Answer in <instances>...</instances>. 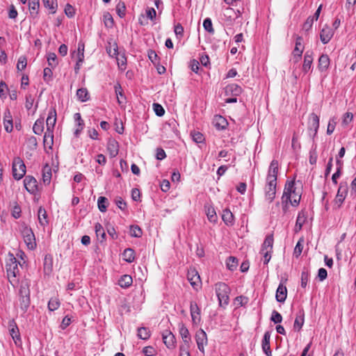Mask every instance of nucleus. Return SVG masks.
<instances>
[{
	"label": "nucleus",
	"mask_w": 356,
	"mask_h": 356,
	"mask_svg": "<svg viewBox=\"0 0 356 356\" xmlns=\"http://www.w3.org/2000/svg\"><path fill=\"white\" fill-rule=\"evenodd\" d=\"M301 195V187H297L294 180L287 181L282 196V204L284 212L285 213L287 211L289 203L293 207H297L300 203Z\"/></svg>",
	"instance_id": "obj_1"
},
{
	"label": "nucleus",
	"mask_w": 356,
	"mask_h": 356,
	"mask_svg": "<svg viewBox=\"0 0 356 356\" xmlns=\"http://www.w3.org/2000/svg\"><path fill=\"white\" fill-rule=\"evenodd\" d=\"M278 170V161L273 160L268 168L264 188L265 198L269 202H272L275 197Z\"/></svg>",
	"instance_id": "obj_2"
},
{
	"label": "nucleus",
	"mask_w": 356,
	"mask_h": 356,
	"mask_svg": "<svg viewBox=\"0 0 356 356\" xmlns=\"http://www.w3.org/2000/svg\"><path fill=\"white\" fill-rule=\"evenodd\" d=\"M19 264L14 255L10 253L6 261V269L8 279L13 286L18 282L17 277L19 275Z\"/></svg>",
	"instance_id": "obj_3"
},
{
	"label": "nucleus",
	"mask_w": 356,
	"mask_h": 356,
	"mask_svg": "<svg viewBox=\"0 0 356 356\" xmlns=\"http://www.w3.org/2000/svg\"><path fill=\"white\" fill-rule=\"evenodd\" d=\"M215 291L218 297L219 305L225 307L229 304L230 288L224 282H218L215 284Z\"/></svg>",
	"instance_id": "obj_4"
},
{
	"label": "nucleus",
	"mask_w": 356,
	"mask_h": 356,
	"mask_svg": "<svg viewBox=\"0 0 356 356\" xmlns=\"http://www.w3.org/2000/svg\"><path fill=\"white\" fill-rule=\"evenodd\" d=\"M21 234L28 249L33 250L36 248L35 237L31 228L25 225H22L20 228Z\"/></svg>",
	"instance_id": "obj_5"
},
{
	"label": "nucleus",
	"mask_w": 356,
	"mask_h": 356,
	"mask_svg": "<svg viewBox=\"0 0 356 356\" xmlns=\"http://www.w3.org/2000/svg\"><path fill=\"white\" fill-rule=\"evenodd\" d=\"M26 174V165L20 157H15L13 161V176L19 180Z\"/></svg>",
	"instance_id": "obj_6"
},
{
	"label": "nucleus",
	"mask_w": 356,
	"mask_h": 356,
	"mask_svg": "<svg viewBox=\"0 0 356 356\" xmlns=\"http://www.w3.org/2000/svg\"><path fill=\"white\" fill-rule=\"evenodd\" d=\"M319 128V117L312 113L309 115L308 122L309 134L313 138L316 136Z\"/></svg>",
	"instance_id": "obj_7"
},
{
	"label": "nucleus",
	"mask_w": 356,
	"mask_h": 356,
	"mask_svg": "<svg viewBox=\"0 0 356 356\" xmlns=\"http://www.w3.org/2000/svg\"><path fill=\"white\" fill-rule=\"evenodd\" d=\"M195 341L200 351L204 353V346L207 344V337L203 330L200 329L196 332Z\"/></svg>",
	"instance_id": "obj_8"
},
{
	"label": "nucleus",
	"mask_w": 356,
	"mask_h": 356,
	"mask_svg": "<svg viewBox=\"0 0 356 356\" xmlns=\"http://www.w3.org/2000/svg\"><path fill=\"white\" fill-rule=\"evenodd\" d=\"M187 277L193 289L197 290L201 284L200 277L197 271L195 268L190 269L188 272Z\"/></svg>",
	"instance_id": "obj_9"
},
{
	"label": "nucleus",
	"mask_w": 356,
	"mask_h": 356,
	"mask_svg": "<svg viewBox=\"0 0 356 356\" xmlns=\"http://www.w3.org/2000/svg\"><path fill=\"white\" fill-rule=\"evenodd\" d=\"M24 185L26 190L31 194H35L38 191L36 179L32 176H26L24 179Z\"/></svg>",
	"instance_id": "obj_10"
},
{
	"label": "nucleus",
	"mask_w": 356,
	"mask_h": 356,
	"mask_svg": "<svg viewBox=\"0 0 356 356\" xmlns=\"http://www.w3.org/2000/svg\"><path fill=\"white\" fill-rule=\"evenodd\" d=\"M348 192V186L347 184H343L342 183L340 184L336 197H335V203L338 204V207L339 208L343 204L346 196Z\"/></svg>",
	"instance_id": "obj_11"
},
{
	"label": "nucleus",
	"mask_w": 356,
	"mask_h": 356,
	"mask_svg": "<svg viewBox=\"0 0 356 356\" xmlns=\"http://www.w3.org/2000/svg\"><path fill=\"white\" fill-rule=\"evenodd\" d=\"M270 332L266 331L264 333L263 339L261 341L262 350L266 356H272V351L270 346Z\"/></svg>",
	"instance_id": "obj_12"
},
{
	"label": "nucleus",
	"mask_w": 356,
	"mask_h": 356,
	"mask_svg": "<svg viewBox=\"0 0 356 356\" xmlns=\"http://www.w3.org/2000/svg\"><path fill=\"white\" fill-rule=\"evenodd\" d=\"M163 343L168 348H173L175 346V337L173 334L166 330L162 333Z\"/></svg>",
	"instance_id": "obj_13"
},
{
	"label": "nucleus",
	"mask_w": 356,
	"mask_h": 356,
	"mask_svg": "<svg viewBox=\"0 0 356 356\" xmlns=\"http://www.w3.org/2000/svg\"><path fill=\"white\" fill-rule=\"evenodd\" d=\"M56 122V110L55 107H51L49 111L48 117L46 120L47 129L53 130Z\"/></svg>",
	"instance_id": "obj_14"
},
{
	"label": "nucleus",
	"mask_w": 356,
	"mask_h": 356,
	"mask_svg": "<svg viewBox=\"0 0 356 356\" xmlns=\"http://www.w3.org/2000/svg\"><path fill=\"white\" fill-rule=\"evenodd\" d=\"M107 151L111 158L115 157L119 152V144L115 139L111 138L107 143Z\"/></svg>",
	"instance_id": "obj_15"
},
{
	"label": "nucleus",
	"mask_w": 356,
	"mask_h": 356,
	"mask_svg": "<svg viewBox=\"0 0 356 356\" xmlns=\"http://www.w3.org/2000/svg\"><path fill=\"white\" fill-rule=\"evenodd\" d=\"M334 35L332 29L326 26L321 31L320 39L323 44H327L330 42Z\"/></svg>",
	"instance_id": "obj_16"
},
{
	"label": "nucleus",
	"mask_w": 356,
	"mask_h": 356,
	"mask_svg": "<svg viewBox=\"0 0 356 356\" xmlns=\"http://www.w3.org/2000/svg\"><path fill=\"white\" fill-rule=\"evenodd\" d=\"M287 296V289L285 286H284L282 284H280L277 291H276V295L275 298L276 300L279 302H284Z\"/></svg>",
	"instance_id": "obj_17"
},
{
	"label": "nucleus",
	"mask_w": 356,
	"mask_h": 356,
	"mask_svg": "<svg viewBox=\"0 0 356 356\" xmlns=\"http://www.w3.org/2000/svg\"><path fill=\"white\" fill-rule=\"evenodd\" d=\"M242 92V88L241 86L236 83L229 84L225 88V94L227 95L238 96Z\"/></svg>",
	"instance_id": "obj_18"
},
{
	"label": "nucleus",
	"mask_w": 356,
	"mask_h": 356,
	"mask_svg": "<svg viewBox=\"0 0 356 356\" xmlns=\"http://www.w3.org/2000/svg\"><path fill=\"white\" fill-rule=\"evenodd\" d=\"M306 220H307V215H306L305 212H304L302 211L299 212L297 219H296V225L294 227V231L296 233L300 232L302 229V227L303 225L305 224V222H306Z\"/></svg>",
	"instance_id": "obj_19"
},
{
	"label": "nucleus",
	"mask_w": 356,
	"mask_h": 356,
	"mask_svg": "<svg viewBox=\"0 0 356 356\" xmlns=\"http://www.w3.org/2000/svg\"><path fill=\"white\" fill-rule=\"evenodd\" d=\"M179 334L183 340L182 344H190L191 341L190 333L188 330L183 323L179 324Z\"/></svg>",
	"instance_id": "obj_20"
},
{
	"label": "nucleus",
	"mask_w": 356,
	"mask_h": 356,
	"mask_svg": "<svg viewBox=\"0 0 356 356\" xmlns=\"http://www.w3.org/2000/svg\"><path fill=\"white\" fill-rule=\"evenodd\" d=\"M330 65V58L327 54H322L318 58V68L321 72L327 70Z\"/></svg>",
	"instance_id": "obj_21"
},
{
	"label": "nucleus",
	"mask_w": 356,
	"mask_h": 356,
	"mask_svg": "<svg viewBox=\"0 0 356 356\" xmlns=\"http://www.w3.org/2000/svg\"><path fill=\"white\" fill-rule=\"evenodd\" d=\"M313 62L312 53L310 51H307L304 56V63L302 65V71L305 73H307L312 67Z\"/></svg>",
	"instance_id": "obj_22"
},
{
	"label": "nucleus",
	"mask_w": 356,
	"mask_h": 356,
	"mask_svg": "<svg viewBox=\"0 0 356 356\" xmlns=\"http://www.w3.org/2000/svg\"><path fill=\"white\" fill-rule=\"evenodd\" d=\"M30 283L27 280L21 282L19 296L30 297Z\"/></svg>",
	"instance_id": "obj_23"
},
{
	"label": "nucleus",
	"mask_w": 356,
	"mask_h": 356,
	"mask_svg": "<svg viewBox=\"0 0 356 356\" xmlns=\"http://www.w3.org/2000/svg\"><path fill=\"white\" fill-rule=\"evenodd\" d=\"M190 311L193 321L195 323L197 321H200V309L196 302H191Z\"/></svg>",
	"instance_id": "obj_24"
},
{
	"label": "nucleus",
	"mask_w": 356,
	"mask_h": 356,
	"mask_svg": "<svg viewBox=\"0 0 356 356\" xmlns=\"http://www.w3.org/2000/svg\"><path fill=\"white\" fill-rule=\"evenodd\" d=\"M273 241L274 239L272 234L267 236L262 244L260 252H273Z\"/></svg>",
	"instance_id": "obj_25"
},
{
	"label": "nucleus",
	"mask_w": 356,
	"mask_h": 356,
	"mask_svg": "<svg viewBox=\"0 0 356 356\" xmlns=\"http://www.w3.org/2000/svg\"><path fill=\"white\" fill-rule=\"evenodd\" d=\"M304 312L300 311L298 314H297L294 324H293V328L294 330L297 331H300L304 324Z\"/></svg>",
	"instance_id": "obj_26"
},
{
	"label": "nucleus",
	"mask_w": 356,
	"mask_h": 356,
	"mask_svg": "<svg viewBox=\"0 0 356 356\" xmlns=\"http://www.w3.org/2000/svg\"><path fill=\"white\" fill-rule=\"evenodd\" d=\"M38 218L40 225L44 227L48 224L47 213L42 207H40L38 209Z\"/></svg>",
	"instance_id": "obj_27"
},
{
	"label": "nucleus",
	"mask_w": 356,
	"mask_h": 356,
	"mask_svg": "<svg viewBox=\"0 0 356 356\" xmlns=\"http://www.w3.org/2000/svg\"><path fill=\"white\" fill-rule=\"evenodd\" d=\"M214 126L219 130L225 129L227 125V120L221 115H216L214 118Z\"/></svg>",
	"instance_id": "obj_28"
},
{
	"label": "nucleus",
	"mask_w": 356,
	"mask_h": 356,
	"mask_svg": "<svg viewBox=\"0 0 356 356\" xmlns=\"http://www.w3.org/2000/svg\"><path fill=\"white\" fill-rule=\"evenodd\" d=\"M51 179V168L46 164L42 169V179L44 184H49Z\"/></svg>",
	"instance_id": "obj_29"
},
{
	"label": "nucleus",
	"mask_w": 356,
	"mask_h": 356,
	"mask_svg": "<svg viewBox=\"0 0 356 356\" xmlns=\"http://www.w3.org/2000/svg\"><path fill=\"white\" fill-rule=\"evenodd\" d=\"M115 92L116 94L118 102L119 105H122L125 103V97L123 95L122 92V88L120 83H117L114 86Z\"/></svg>",
	"instance_id": "obj_30"
},
{
	"label": "nucleus",
	"mask_w": 356,
	"mask_h": 356,
	"mask_svg": "<svg viewBox=\"0 0 356 356\" xmlns=\"http://www.w3.org/2000/svg\"><path fill=\"white\" fill-rule=\"evenodd\" d=\"M222 219L227 225H232L234 223V215L229 209L223 210Z\"/></svg>",
	"instance_id": "obj_31"
},
{
	"label": "nucleus",
	"mask_w": 356,
	"mask_h": 356,
	"mask_svg": "<svg viewBox=\"0 0 356 356\" xmlns=\"http://www.w3.org/2000/svg\"><path fill=\"white\" fill-rule=\"evenodd\" d=\"M33 132L37 135H41L44 131V119H38L33 127Z\"/></svg>",
	"instance_id": "obj_32"
},
{
	"label": "nucleus",
	"mask_w": 356,
	"mask_h": 356,
	"mask_svg": "<svg viewBox=\"0 0 356 356\" xmlns=\"http://www.w3.org/2000/svg\"><path fill=\"white\" fill-rule=\"evenodd\" d=\"M123 259L128 263H131L135 259V252L131 248H127L122 253Z\"/></svg>",
	"instance_id": "obj_33"
},
{
	"label": "nucleus",
	"mask_w": 356,
	"mask_h": 356,
	"mask_svg": "<svg viewBox=\"0 0 356 356\" xmlns=\"http://www.w3.org/2000/svg\"><path fill=\"white\" fill-rule=\"evenodd\" d=\"M132 282V277L129 275H122L118 281V284L122 288L129 287L131 285Z\"/></svg>",
	"instance_id": "obj_34"
},
{
	"label": "nucleus",
	"mask_w": 356,
	"mask_h": 356,
	"mask_svg": "<svg viewBox=\"0 0 356 356\" xmlns=\"http://www.w3.org/2000/svg\"><path fill=\"white\" fill-rule=\"evenodd\" d=\"M54 131L53 130H48L47 129L46 132L44 133L43 143L44 145H49V147H51V145L54 143Z\"/></svg>",
	"instance_id": "obj_35"
},
{
	"label": "nucleus",
	"mask_w": 356,
	"mask_h": 356,
	"mask_svg": "<svg viewBox=\"0 0 356 356\" xmlns=\"http://www.w3.org/2000/svg\"><path fill=\"white\" fill-rule=\"evenodd\" d=\"M76 96L78 99L82 102H85L89 99V94L88 90L84 88H81L77 90Z\"/></svg>",
	"instance_id": "obj_36"
},
{
	"label": "nucleus",
	"mask_w": 356,
	"mask_h": 356,
	"mask_svg": "<svg viewBox=\"0 0 356 356\" xmlns=\"http://www.w3.org/2000/svg\"><path fill=\"white\" fill-rule=\"evenodd\" d=\"M206 214L211 222H216L217 221L218 217L215 209L212 207H206Z\"/></svg>",
	"instance_id": "obj_37"
},
{
	"label": "nucleus",
	"mask_w": 356,
	"mask_h": 356,
	"mask_svg": "<svg viewBox=\"0 0 356 356\" xmlns=\"http://www.w3.org/2000/svg\"><path fill=\"white\" fill-rule=\"evenodd\" d=\"M19 306L21 309L26 312L30 306L31 300L30 297L19 296Z\"/></svg>",
	"instance_id": "obj_38"
},
{
	"label": "nucleus",
	"mask_w": 356,
	"mask_h": 356,
	"mask_svg": "<svg viewBox=\"0 0 356 356\" xmlns=\"http://www.w3.org/2000/svg\"><path fill=\"white\" fill-rule=\"evenodd\" d=\"M226 265L229 270L234 271L238 266V259L234 257H229L226 261Z\"/></svg>",
	"instance_id": "obj_39"
},
{
	"label": "nucleus",
	"mask_w": 356,
	"mask_h": 356,
	"mask_svg": "<svg viewBox=\"0 0 356 356\" xmlns=\"http://www.w3.org/2000/svg\"><path fill=\"white\" fill-rule=\"evenodd\" d=\"M138 337L143 339V340H147L150 337V332L148 330V328L145 327H141L138 329Z\"/></svg>",
	"instance_id": "obj_40"
},
{
	"label": "nucleus",
	"mask_w": 356,
	"mask_h": 356,
	"mask_svg": "<svg viewBox=\"0 0 356 356\" xmlns=\"http://www.w3.org/2000/svg\"><path fill=\"white\" fill-rule=\"evenodd\" d=\"M98 209L101 212H105L108 207V199L105 197L100 196L97 200Z\"/></svg>",
	"instance_id": "obj_41"
},
{
	"label": "nucleus",
	"mask_w": 356,
	"mask_h": 356,
	"mask_svg": "<svg viewBox=\"0 0 356 356\" xmlns=\"http://www.w3.org/2000/svg\"><path fill=\"white\" fill-rule=\"evenodd\" d=\"M309 271L307 268H304L301 273V286L305 288L309 279Z\"/></svg>",
	"instance_id": "obj_42"
},
{
	"label": "nucleus",
	"mask_w": 356,
	"mask_h": 356,
	"mask_svg": "<svg viewBox=\"0 0 356 356\" xmlns=\"http://www.w3.org/2000/svg\"><path fill=\"white\" fill-rule=\"evenodd\" d=\"M129 234L133 237L139 238L142 236L143 232L138 225H131L129 228Z\"/></svg>",
	"instance_id": "obj_43"
},
{
	"label": "nucleus",
	"mask_w": 356,
	"mask_h": 356,
	"mask_svg": "<svg viewBox=\"0 0 356 356\" xmlns=\"http://www.w3.org/2000/svg\"><path fill=\"white\" fill-rule=\"evenodd\" d=\"M304 239L301 238L298 241L293 251V255L298 258L302 253L303 249Z\"/></svg>",
	"instance_id": "obj_44"
},
{
	"label": "nucleus",
	"mask_w": 356,
	"mask_h": 356,
	"mask_svg": "<svg viewBox=\"0 0 356 356\" xmlns=\"http://www.w3.org/2000/svg\"><path fill=\"white\" fill-rule=\"evenodd\" d=\"M203 27L205 29V31H207L209 33H211V34L214 33V29L213 27L212 22L210 18L207 17L204 20Z\"/></svg>",
	"instance_id": "obj_45"
},
{
	"label": "nucleus",
	"mask_w": 356,
	"mask_h": 356,
	"mask_svg": "<svg viewBox=\"0 0 356 356\" xmlns=\"http://www.w3.org/2000/svg\"><path fill=\"white\" fill-rule=\"evenodd\" d=\"M353 120V114L350 112H346L342 119L341 124L346 127Z\"/></svg>",
	"instance_id": "obj_46"
},
{
	"label": "nucleus",
	"mask_w": 356,
	"mask_h": 356,
	"mask_svg": "<svg viewBox=\"0 0 356 356\" xmlns=\"http://www.w3.org/2000/svg\"><path fill=\"white\" fill-rule=\"evenodd\" d=\"M302 38L301 37H298L296 40V47L293 51V53L295 54H302L304 47L302 44Z\"/></svg>",
	"instance_id": "obj_47"
},
{
	"label": "nucleus",
	"mask_w": 356,
	"mask_h": 356,
	"mask_svg": "<svg viewBox=\"0 0 356 356\" xmlns=\"http://www.w3.org/2000/svg\"><path fill=\"white\" fill-rule=\"evenodd\" d=\"M84 44L82 42H79L77 48V60H79V62H83L84 60Z\"/></svg>",
	"instance_id": "obj_48"
},
{
	"label": "nucleus",
	"mask_w": 356,
	"mask_h": 356,
	"mask_svg": "<svg viewBox=\"0 0 356 356\" xmlns=\"http://www.w3.org/2000/svg\"><path fill=\"white\" fill-rule=\"evenodd\" d=\"M60 307V302L59 300L54 298H51L48 302V309L53 312L56 310Z\"/></svg>",
	"instance_id": "obj_49"
},
{
	"label": "nucleus",
	"mask_w": 356,
	"mask_h": 356,
	"mask_svg": "<svg viewBox=\"0 0 356 356\" xmlns=\"http://www.w3.org/2000/svg\"><path fill=\"white\" fill-rule=\"evenodd\" d=\"M9 332H10V334L12 337V338L14 340L15 343H17V341H21V338H20V334H19V331L18 327H15V328L10 329L9 330Z\"/></svg>",
	"instance_id": "obj_50"
},
{
	"label": "nucleus",
	"mask_w": 356,
	"mask_h": 356,
	"mask_svg": "<svg viewBox=\"0 0 356 356\" xmlns=\"http://www.w3.org/2000/svg\"><path fill=\"white\" fill-rule=\"evenodd\" d=\"M27 65L26 58L24 56H22L19 58L17 63V69L18 71H22L24 70Z\"/></svg>",
	"instance_id": "obj_51"
},
{
	"label": "nucleus",
	"mask_w": 356,
	"mask_h": 356,
	"mask_svg": "<svg viewBox=\"0 0 356 356\" xmlns=\"http://www.w3.org/2000/svg\"><path fill=\"white\" fill-rule=\"evenodd\" d=\"M44 6L51 10V13L54 14L56 11L57 3H54V0H43Z\"/></svg>",
	"instance_id": "obj_52"
},
{
	"label": "nucleus",
	"mask_w": 356,
	"mask_h": 356,
	"mask_svg": "<svg viewBox=\"0 0 356 356\" xmlns=\"http://www.w3.org/2000/svg\"><path fill=\"white\" fill-rule=\"evenodd\" d=\"M48 64L51 67H55L57 64V57L54 53H49L47 56Z\"/></svg>",
	"instance_id": "obj_53"
},
{
	"label": "nucleus",
	"mask_w": 356,
	"mask_h": 356,
	"mask_svg": "<svg viewBox=\"0 0 356 356\" xmlns=\"http://www.w3.org/2000/svg\"><path fill=\"white\" fill-rule=\"evenodd\" d=\"M95 229L97 236H101L102 239L104 240L106 238V234L103 227L99 223H97L95 225Z\"/></svg>",
	"instance_id": "obj_54"
},
{
	"label": "nucleus",
	"mask_w": 356,
	"mask_h": 356,
	"mask_svg": "<svg viewBox=\"0 0 356 356\" xmlns=\"http://www.w3.org/2000/svg\"><path fill=\"white\" fill-rule=\"evenodd\" d=\"M52 70L49 67H45L43 71V79L47 83H49L52 79Z\"/></svg>",
	"instance_id": "obj_55"
},
{
	"label": "nucleus",
	"mask_w": 356,
	"mask_h": 356,
	"mask_svg": "<svg viewBox=\"0 0 356 356\" xmlns=\"http://www.w3.org/2000/svg\"><path fill=\"white\" fill-rule=\"evenodd\" d=\"M270 320L275 324L280 323L282 321V316L278 312L273 310Z\"/></svg>",
	"instance_id": "obj_56"
},
{
	"label": "nucleus",
	"mask_w": 356,
	"mask_h": 356,
	"mask_svg": "<svg viewBox=\"0 0 356 356\" xmlns=\"http://www.w3.org/2000/svg\"><path fill=\"white\" fill-rule=\"evenodd\" d=\"M153 108L156 115L161 117L165 113V110L161 105L158 103L153 104Z\"/></svg>",
	"instance_id": "obj_57"
},
{
	"label": "nucleus",
	"mask_w": 356,
	"mask_h": 356,
	"mask_svg": "<svg viewBox=\"0 0 356 356\" xmlns=\"http://www.w3.org/2000/svg\"><path fill=\"white\" fill-rule=\"evenodd\" d=\"M65 14L68 17H74V14H75V9L74 8V7L72 6H71L70 3H67L66 6H65Z\"/></svg>",
	"instance_id": "obj_58"
},
{
	"label": "nucleus",
	"mask_w": 356,
	"mask_h": 356,
	"mask_svg": "<svg viewBox=\"0 0 356 356\" xmlns=\"http://www.w3.org/2000/svg\"><path fill=\"white\" fill-rule=\"evenodd\" d=\"M190 344H181L179 346V356H190V353L188 351V348Z\"/></svg>",
	"instance_id": "obj_59"
},
{
	"label": "nucleus",
	"mask_w": 356,
	"mask_h": 356,
	"mask_svg": "<svg viewBox=\"0 0 356 356\" xmlns=\"http://www.w3.org/2000/svg\"><path fill=\"white\" fill-rule=\"evenodd\" d=\"M314 21V17H309L307 19L306 22L304 23L302 29L306 32L309 31L311 29V28L312 27Z\"/></svg>",
	"instance_id": "obj_60"
},
{
	"label": "nucleus",
	"mask_w": 356,
	"mask_h": 356,
	"mask_svg": "<svg viewBox=\"0 0 356 356\" xmlns=\"http://www.w3.org/2000/svg\"><path fill=\"white\" fill-rule=\"evenodd\" d=\"M336 124H337V122H336L334 118L330 120L329 123L327 124V134L328 135H330L334 132Z\"/></svg>",
	"instance_id": "obj_61"
},
{
	"label": "nucleus",
	"mask_w": 356,
	"mask_h": 356,
	"mask_svg": "<svg viewBox=\"0 0 356 356\" xmlns=\"http://www.w3.org/2000/svg\"><path fill=\"white\" fill-rule=\"evenodd\" d=\"M4 129L8 133H10L13 131V120L3 119Z\"/></svg>",
	"instance_id": "obj_62"
},
{
	"label": "nucleus",
	"mask_w": 356,
	"mask_h": 356,
	"mask_svg": "<svg viewBox=\"0 0 356 356\" xmlns=\"http://www.w3.org/2000/svg\"><path fill=\"white\" fill-rule=\"evenodd\" d=\"M104 19L106 26L111 27L113 25V19L108 13L104 15Z\"/></svg>",
	"instance_id": "obj_63"
},
{
	"label": "nucleus",
	"mask_w": 356,
	"mask_h": 356,
	"mask_svg": "<svg viewBox=\"0 0 356 356\" xmlns=\"http://www.w3.org/2000/svg\"><path fill=\"white\" fill-rule=\"evenodd\" d=\"M143 353L146 356H154L156 354V350L152 346H146L143 349Z\"/></svg>",
	"instance_id": "obj_64"
}]
</instances>
